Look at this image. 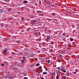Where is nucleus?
<instances>
[{
  "instance_id": "obj_7",
  "label": "nucleus",
  "mask_w": 79,
  "mask_h": 79,
  "mask_svg": "<svg viewBox=\"0 0 79 79\" xmlns=\"http://www.w3.org/2000/svg\"><path fill=\"white\" fill-rule=\"evenodd\" d=\"M23 60H26V57H25V56H23Z\"/></svg>"
},
{
  "instance_id": "obj_26",
  "label": "nucleus",
  "mask_w": 79,
  "mask_h": 79,
  "mask_svg": "<svg viewBox=\"0 0 79 79\" xmlns=\"http://www.w3.org/2000/svg\"><path fill=\"white\" fill-rule=\"evenodd\" d=\"M75 71L76 72H77L78 71V70H77V69H75Z\"/></svg>"
},
{
  "instance_id": "obj_34",
  "label": "nucleus",
  "mask_w": 79,
  "mask_h": 79,
  "mask_svg": "<svg viewBox=\"0 0 79 79\" xmlns=\"http://www.w3.org/2000/svg\"><path fill=\"white\" fill-rule=\"evenodd\" d=\"M47 0H45L44 2V3H46V1H47Z\"/></svg>"
},
{
  "instance_id": "obj_18",
  "label": "nucleus",
  "mask_w": 79,
  "mask_h": 79,
  "mask_svg": "<svg viewBox=\"0 0 79 79\" xmlns=\"http://www.w3.org/2000/svg\"><path fill=\"white\" fill-rule=\"evenodd\" d=\"M63 79H66V77L65 76H64L62 77Z\"/></svg>"
},
{
  "instance_id": "obj_12",
  "label": "nucleus",
  "mask_w": 79,
  "mask_h": 79,
  "mask_svg": "<svg viewBox=\"0 0 79 79\" xmlns=\"http://www.w3.org/2000/svg\"><path fill=\"white\" fill-rule=\"evenodd\" d=\"M66 76H70V75H69V73H67L66 74Z\"/></svg>"
},
{
  "instance_id": "obj_37",
  "label": "nucleus",
  "mask_w": 79,
  "mask_h": 79,
  "mask_svg": "<svg viewBox=\"0 0 79 79\" xmlns=\"http://www.w3.org/2000/svg\"><path fill=\"white\" fill-rule=\"evenodd\" d=\"M73 74H76V72H73Z\"/></svg>"
},
{
  "instance_id": "obj_45",
  "label": "nucleus",
  "mask_w": 79,
  "mask_h": 79,
  "mask_svg": "<svg viewBox=\"0 0 79 79\" xmlns=\"http://www.w3.org/2000/svg\"><path fill=\"white\" fill-rule=\"evenodd\" d=\"M60 61V60H58V61Z\"/></svg>"
},
{
  "instance_id": "obj_21",
  "label": "nucleus",
  "mask_w": 79,
  "mask_h": 79,
  "mask_svg": "<svg viewBox=\"0 0 79 79\" xmlns=\"http://www.w3.org/2000/svg\"><path fill=\"white\" fill-rule=\"evenodd\" d=\"M39 63H38V64H37L36 66H39Z\"/></svg>"
},
{
  "instance_id": "obj_11",
  "label": "nucleus",
  "mask_w": 79,
  "mask_h": 79,
  "mask_svg": "<svg viewBox=\"0 0 79 79\" xmlns=\"http://www.w3.org/2000/svg\"><path fill=\"white\" fill-rule=\"evenodd\" d=\"M64 68H62V69H60V70H61V71H64Z\"/></svg>"
},
{
  "instance_id": "obj_42",
  "label": "nucleus",
  "mask_w": 79,
  "mask_h": 79,
  "mask_svg": "<svg viewBox=\"0 0 79 79\" xmlns=\"http://www.w3.org/2000/svg\"><path fill=\"white\" fill-rule=\"evenodd\" d=\"M39 40V39H36V41Z\"/></svg>"
},
{
  "instance_id": "obj_9",
  "label": "nucleus",
  "mask_w": 79,
  "mask_h": 79,
  "mask_svg": "<svg viewBox=\"0 0 79 79\" xmlns=\"http://www.w3.org/2000/svg\"><path fill=\"white\" fill-rule=\"evenodd\" d=\"M50 60H48V61L47 62V63H50Z\"/></svg>"
},
{
  "instance_id": "obj_16",
  "label": "nucleus",
  "mask_w": 79,
  "mask_h": 79,
  "mask_svg": "<svg viewBox=\"0 0 79 79\" xmlns=\"http://www.w3.org/2000/svg\"><path fill=\"white\" fill-rule=\"evenodd\" d=\"M77 27L76 28L77 29H79V24L77 26Z\"/></svg>"
},
{
  "instance_id": "obj_41",
  "label": "nucleus",
  "mask_w": 79,
  "mask_h": 79,
  "mask_svg": "<svg viewBox=\"0 0 79 79\" xmlns=\"http://www.w3.org/2000/svg\"><path fill=\"white\" fill-rule=\"evenodd\" d=\"M46 71H48V69H46Z\"/></svg>"
},
{
  "instance_id": "obj_43",
  "label": "nucleus",
  "mask_w": 79,
  "mask_h": 79,
  "mask_svg": "<svg viewBox=\"0 0 79 79\" xmlns=\"http://www.w3.org/2000/svg\"><path fill=\"white\" fill-rule=\"evenodd\" d=\"M5 2H6L7 1V0H4Z\"/></svg>"
},
{
  "instance_id": "obj_8",
  "label": "nucleus",
  "mask_w": 79,
  "mask_h": 79,
  "mask_svg": "<svg viewBox=\"0 0 79 79\" xmlns=\"http://www.w3.org/2000/svg\"><path fill=\"white\" fill-rule=\"evenodd\" d=\"M52 76H55L56 75V74H55V72H53L52 73Z\"/></svg>"
},
{
  "instance_id": "obj_23",
  "label": "nucleus",
  "mask_w": 79,
  "mask_h": 79,
  "mask_svg": "<svg viewBox=\"0 0 79 79\" xmlns=\"http://www.w3.org/2000/svg\"><path fill=\"white\" fill-rule=\"evenodd\" d=\"M51 44H54V42H53V41H52L51 42Z\"/></svg>"
},
{
  "instance_id": "obj_14",
  "label": "nucleus",
  "mask_w": 79,
  "mask_h": 79,
  "mask_svg": "<svg viewBox=\"0 0 79 79\" xmlns=\"http://www.w3.org/2000/svg\"><path fill=\"white\" fill-rule=\"evenodd\" d=\"M46 3H47V4H50V2L48 1V2H46Z\"/></svg>"
},
{
  "instance_id": "obj_6",
  "label": "nucleus",
  "mask_w": 79,
  "mask_h": 79,
  "mask_svg": "<svg viewBox=\"0 0 79 79\" xmlns=\"http://www.w3.org/2000/svg\"><path fill=\"white\" fill-rule=\"evenodd\" d=\"M42 71V69H41L40 70H39L38 71V72L39 73H40Z\"/></svg>"
},
{
  "instance_id": "obj_35",
  "label": "nucleus",
  "mask_w": 79,
  "mask_h": 79,
  "mask_svg": "<svg viewBox=\"0 0 79 79\" xmlns=\"http://www.w3.org/2000/svg\"><path fill=\"white\" fill-rule=\"evenodd\" d=\"M35 6H37V3H35Z\"/></svg>"
},
{
  "instance_id": "obj_44",
  "label": "nucleus",
  "mask_w": 79,
  "mask_h": 79,
  "mask_svg": "<svg viewBox=\"0 0 79 79\" xmlns=\"http://www.w3.org/2000/svg\"><path fill=\"white\" fill-rule=\"evenodd\" d=\"M38 60V59H37V58H35V60Z\"/></svg>"
},
{
  "instance_id": "obj_20",
  "label": "nucleus",
  "mask_w": 79,
  "mask_h": 79,
  "mask_svg": "<svg viewBox=\"0 0 79 79\" xmlns=\"http://www.w3.org/2000/svg\"><path fill=\"white\" fill-rule=\"evenodd\" d=\"M37 13H42V12H41V11H37Z\"/></svg>"
},
{
  "instance_id": "obj_24",
  "label": "nucleus",
  "mask_w": 79,
  "mask_h": 79,
  "mask_svg": "<svg viewBox=\"0 0 79 79\" xmlns=\"http://www.w3.org/2000/svg\"><path fill=\"white\" fill-rule=\"evenodd\" d=\"M45 42H43L42 43V44L43 45H45Z\"/></svg>"
},
{
  "instance_id": "obj_36",
  "label": "nucleus",
  "mask_w": 79,
  "mask_h": 79,
  "mask_svg": "<svg viewBox=\"0 0 79 79\" xmlns=\"http://www.w3.org/2000/svg\"><path fill=\"white\" fill-rule=\"evenodd\" d=\"M72 44L73 45H74V44H75L74 42H73L72 43Z\"/></svg>"
},
{
  "instance_id": "obj_28",
  "label": "nucleus",
  "mask_w": 79,
  "mask_h": 79,
  "mask_svg": "<svg viewBox=\"0 0 79 79\" xmlns=\"http://www.w3.org/2000/svg\"><path fill=\"white\" fill-rule=\"evenodd\" d=\"M62 25L63 26H64V23H62Z\"/></svg>"
},
{
  "instance_id": "obj_13",
  "label": "nucleus",
  "mask_w": 79,
  "mask_h": 79,
  "mask_svg": "<svg viewBox=\"0 0 79 79\" xmlns=\"http://www.w3.org/2000/svg\"><path fill=\"white\" fill-rule=\"evenodd\" d=\"M43 74H47V72H43Z\"/></svg>"
},
{
  "instance_id": "obj_47",
  "label": "nucleus",
  "mask_w": 79,
  "mask_h": 79,
  "mask_svg": "<svg viewBox=\"0 0 79 79\" xmlns=\"http://www.w3.org/2000/svg\"><path fill=\"white\" fill-rule=\"evenodd\" d=\"M31 18H33V17H31Z\"/></svg>"
},
{
  "instance_id": "obj_38",
  "label": "nucleus",
  "mask_w": 79,
  "mask_h": 79,
  "mask_svg": "<svg viewBox=\"0 0 79 79\" xmlns=\"http://www.w3.org/2000/svg\"><path fill=\"white\" fill-rule=\"evenodd\" d=\"M12 55H14V54H15V53H14V52H12Z\"/></svg>"
},
{
  "instance_id": "obj_30",
  "label": "nucleus",
  "mask_w": 79,
  "mask_h": 79,
  "mask_svg": "<svg viewBox=\"0 0 79 79\" xmlns=\"http://www.w3.org/2000/svg\"><path fill=\"white\" fill-rule=\"evenodd\" d=\"M24 79H28L27 77H25L24 78Z\"/></svg>"
},
{
  "instance_id": "obj_17",
  "label": "nucleus",
  "mask_w": 79,
  "mask_h": 79,
  "mask_svg": "<svg viewBox=\"0 0 79 79\" xmlns=\"http://www.w3.org/2000/svg\"><path fill=\"white\" fill-rule=\"evenodd\" d=\"M24 60H21V63H24Z\"/></svg>"
},
{
  "instance_id": "obj_48",
  "label": "nucleus",
  "mask_w": 79,
  "mask_h": 79,
  "mask_svg": "<svg viewBox=\"0 0 79 79\" xmlns=\"http://www.w3.org/2000/svg\"><path fill=\"white\" fill-rule=\"evenodd\" d=\"M53 6L52 5L50 6Z\"/></svg>"
},
{
  "instance_id": "obj_25",
  "label": "nucleus",
  "mask_w": 79,
  "mask_h": 79,
  "mask_svg": "<svg viewBox=\"0 0 79 79\" xmlns=\"http://www.w3.org/2000/svg\"><path fill=\"white\" fill-rule=\"evenodd\" d=\"M56 79H59V77H58L56 76Z\"/></svg>"
},
{
  "instance_id": "obj_49",
  "label": "nucleus",
  "mask_w": 79,
  "mask_h": 79,
  "mask_svg": "<svg viewBox=\"0 0 79 79\" xmlns=\"http://www.w3.org/2000/svg\"><path fill=\"white\" fill-rule=\"evenodd\" d=\"M6 63V62H4L5 63Z\"/></svg>"
},
{
  "instance_id": "obj_29",
  "label": "nucleus",
  "mask_w": 79,
  "mask_h": 79,
  "mask_svg": "<svg viewBox=\"0 0 79 79\" xmlns=\"http://www.w3.org/2000/svg\"><path fill=\"white\" fill-rule=\"evenodd\" d=\"M60 58H62V55H60Z\"/></svg>"
},
{
  "instance_id": "obj_50",
  "label": "nucleus",
  "mask_w": 79,
  "mask_h": 79,
  "mask_svg": "<svg viewBox=\"0 0 79 79\" xmlns=\"http://www.w3.org/2000/svg\"><path fill=\"white\" fill-rule=\"evenodd\" d=\"M52 48H53V46H52Z\"/></svg>"
},
{
  "instance_id": "obj_27",
  "label": "nucleus",
  "mask_w": 79,
  "mask_h": 79,
  "mask_svg": "<svg viewBox=\"0 0 79 79\" xmlns=\"http://www.w3.org/2000/svg\"><path fill=\"white\" fill-rule=\"evenodd\" d=\"M10 0H7L6 2H10Z\"/></svg>"
},
{
  "instance_id": "obj_32",
  "label": "nucleus",
  "mask_w": 79,
  "mask_h": 79,
  "mask_svg": "<svg viewBox=\"0 0 79 79\" xmlns=\"http://www.w3.org/2000/svg\"><path fill=\"white\" fill-rule=\"evenodd\" d=\"M11 11V9H9V11Z\"/></svg>"
},
{
  "instance_id": "obj_51",
  "label": "nucleus",
  "mask_w": 79,
  "mask_h": 79,
  "mask_svg": "<svg viewBox=\"0 0 79 79\" xmlns=\"http://www.w3.org/2000/svg\"><path fill=\"white\" fill-rule=\"evenodd\" d=\"M73 32H74V31H73Z\"/></svg>"
},
{
  "instance_id": "obj_15",
  "label": "nucleus",
  "mask_w": 79,
  "mask_h": 79,
  "mask_svg": "<svg viewBox=\"0 0 79 79\" xmlns=\"http://www.w3.org/2000/svg\"><path fill=\"white\" fill-rule=\"evenodd\" d=\"M1 66H5V64H1Z\"/></svg>"
},
{
  "instance_id": "obj_2",
  "label": "nucleus",
  "mask_w": 79,
  "mask_h": 79,
  "mask_svg": "<svg viewBox=\"0 0 79 79\" xmlns=\"http://www.w3.org/2000/svg\"><path fill=\"white\" fill-rule=\"evenodd\" d=\"M62 35H61V37L62 38H63V37H64V36H65V35H66V34L64 33L62 34Z\"/></svg>"
},
{
  "instance_id": "obj_3",
  "label": "nucleus",
  "mask_w": 79,
  "mask_h": 79,
  "mask_svg": "<svg viewBox=\"0 0 79 79\" xmlns=\"http://www.w3.org/2000/svg\"><path fill=\"white\" fill-rule=\"evenodd\" d=\"M51 17H53V18H54V16H55V13H52L51 14Z\"/></svg>"
},
{
  "instance_id": "obj_39",
  "label": "nucleus",
  "mask_w": 79,
  "mask_h": 79,
  "mask_svg": "<svg viewBox=\"0 0 79 79\" xmlns=\"http://www.w3.org/2000/svg\"><path fill=\"white\" fill-rule=\"evenodd\" d=\"M57 68V69H60V67H58Z\"/></svg>"
},
{
  "instance_id": "obj_40",
  "label": "nucleus",
  "mask_w": 79,
  "mask_h": 79,
  "mask_svg": "<svg viewBox=\"0 0 79 79\" xmlns=\"http://www.w3.org/2000/svg\"><path fill=\"white\" fill-rule=\"evenodd\" d=\"M41 79H44V78L43 77H41Z\"/></svg>"
},
{
  "instance_id": "obj_33",
  "label": "nucleus",
  "mask_w": 79,
  "mask_h": 79,
  "mask_svg": "<svg viewBox=\"0 0 79 79\" xmlns=\"http://www.w3.org/2000/svg\"><path fill=\"white\" fill-rule=\"evenodd\" d=\"M38 34L39 35H40V32H39Z\"/></svg>"
},
{
  "instance_id": "obj_10",
  "label": "nucleus",
  "mask_w": 79,
  "mask_h": 79,
  "mask_svg": "<svg viewBox=\"0 0 79 79\" xmlns=\"http://www.w3.org/2000/svg\"><path fill=\"white\" fill-rule=\"evenodd\" d=\"M3 10L1 9L0 10V13H3Z\"/></svg>"
},
{
  "instance_id": "obj_22",
  "label": "nucleus",
  "mask_w": 79,
  "mask_h": 79,
  "mask_svg": "<svg viewBox=\"0 0 79 79\" xmlns=\"http://www.w3.org/2000/svg\"><path fill=\"white\" fill-rule=\"evenodd\" d=\"M71 41H73V39L71 38L70 39Z\"/></svg>"
},
{
  "instance_id": "obj_46",
  "label": "nucleus",
  "mask_w": 79,
  "mask_h": 79,
  "mask_svg": "<svg viewBox=\"0 0 79 79\" xmlns=\"http://www.w3.org/2000/svg\"><path fill=\"white\" fill-rule=\"evenodd\" d=\"M40 3H41V1H40Z\"/></svg>"
},
{
  "instance_id": "obj_19",
  "label": "nucleus",
  "mask_w": 79,
  "mask_h": 79,
  "mask_svg": "<svg viewBox=\"0 0 79 79\" xmlns=\"http://www.w3.org/2000/svg\"><path fill=\"white\" fill-rule=\"evenodd\" d=\"M23 3H27V1H23Z\"/></svg>"
},
{
  "instance_id": "obj_4",
  "label": "nucleus",
  "mask_w": 79,
  "mask_h": 79,
  "mask_svg": "<svg viewBox=\"0 0 79 79\" xmlns=\"http://www.w3.org/2000/svg\"><path fill=\"white\" fill-rule=\"evenodd\" d=\"M56 74H60L61 75V74H62V73L61 72L59 71L56 73Z\"/></svg>"
},
{
  "instance_id": "obj_5",
  "label": "nucleus",
  "mask_w": 79,
  "mask_h": 79,
  "mask_svg": "<svg viewBox=\"0 0 79 79\" xmlns=\"http://www.w3.org/2000/svg\"><path fill=\"white\" fill-rule=\"evenodd\" d=\"M3 52L5 53H6V52H7V50H6V49H5V50L3 51Z\"/></svg>"
},
{
  "instance_id": "obj_31",
  "label": "nucleus",
  "mask_w": 79,
  "mask_h": 79,
  "mask_svg": "<svg viewBox=\"0 0 79 79\" xmlns=\"http://www.w3.org/2000/svg\"><path fill=\"white\" fill-rule=\"evenodd\" d=\"M63 71L64 72V73H66V70H65L64 69Z\"/></svg>"
},
{
  "instance_id": "obj_1",
  "label": "nucleus",
  "mask_w": 79,
  "mask_h": 79,
  "mask_svg": "<svg viewBox=\"0 0 79 79\" xmlns=\"http://www.w3.org/2000/svg\"><path fill=\"white\" fill-rule=\"evenodd\" d=\"M51 39V37H50L49 36H48L46 38V41L48 42V41L49 39Z\"/></svg>"
}]
</instances>
